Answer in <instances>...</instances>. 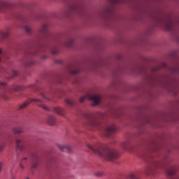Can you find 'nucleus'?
<instances>
[{"instance_id":"nucleus-1","label":"nucleus","mask_w":179,"mask_h":179,"mask_svg":"<svg viewBox=\"0 0 179 179\" xmlns=\"http://www.w3.org/2000/svg\"><path fill=\"white\" fill-rule=\"evenodd\" d=\"M87 148H88L90 150H92L93 153L103 157V159L108 160V162H113L120 157V154H118L117 150L110 149L101 143L94 144L93 145L87 144Z\"/></svg>"},{"instance_id":"nucleus-2","label":"nucleus","mask_w":179,"mask_h":179,"mask_svg":"<svg viewBox=\"0 0 179 179\" xmlns=\"http://www.w3.org/2000/svg\"><path fill=\"white\" fill-rule=\"evenodd\" d=\"M85 100H92L94 102V106H97L100 103V100H101V96L95 94L83 96L80 97V103H83Z\"/></svg>"},{"instance_id":"nucleus-3","label":"nucleus","mask_w":179,"mask_h":179,"mask_svg":"<svg viewBox=\"0 0 179 179\" xmlns=\"http://www.w3.org/2000/svg\"><path fill=\"white\" fill-rule=\"evenodd\" d=\"M85 118L87 120L86 124L88 127H93L94 128H96L100 125V122L96 120L95 117H94L93 115L87 114L85 115Z\"/></svg>"},{"instance_id":"nucleus-4","label":"nucleus","mask_w":179,"mask_h":179,"mask_svg":"<svg viewBox=\"0 0 179 179\" xmlns=\"http://www.w3.org/2000/svg\"><path fill=\"white\" fill-rule=\"evenodd\" d=\"M162 23L164 29L168 31H171L174 29V22H173V18L170 15H168L167 18L162 21Z\"/></svg>"},{"instance_id":"nucleus-5","label":"nucleus","mask_w":179,"mask_h":179,"mask_svg":"<svg viewBox=\"0 0 179 179\" xmlns=\"http://www.w3.org/2000/svg\"><path fill=\"white\" fill-rule=\"evenodd\" d=\"M0 86H3V87H4L5 92H9L10 93H12V92H19L20 90H22V87L20 86H8L5 82H0Z\"/></svg>"},{"instance_id":"nucleus-6","label":"nucleus","mask_w":179,"mask_h":179,"mask_svg":"<svg viewBox=\"0 0 179 179\" xmlns=\"http://www.w3.org/2000/svg\"><path fill=\"white\" fill-rule=\"evenodd\" d=\"M31 103H43V99L40 98L29 99L20 105L19 110H22V108H26L27 106H29V104Z\"/></svg>"},{"instance_id":"nucleus-7","label":"nucleus","mask_w":179,"mask_h":179,"mask_svg":"<svg viewBox=\"0 0 179 179\" xmlns=\"http://www.w3.org/2000/svg\"><path fill=\"white\" fill-rule=\"evenodd\" d=\"M38 164H40V158L38 157V155L34 154L32 157L31 171L34 172V170H37L38 169Z\"/></svg>"},{"instance_id":"nucleus-8","label":"nucleus","mask_w":179,"mask_h":179,"mask_svg":"<svg viewBox=\"0 0 179 179\" xmlns=\"http://www.w3.org/2000/svg\"><path fill=\"white\" fill-rule=\"evenodd\" d=\"M115 131H117V127H115V124H110L105 128V135L108 136V138H110V134H114Z\"/></svg>"},{"instance_id":"nucleus-9","label":"nucleus","mask_w":179,"mask_h":179,"mask_svg":"<svg viewBox=\"0 0 179 179\" xmlns=\"http://www.w3.org/2000/svg\"><path fill=\"white\" fill-rule=\"evenodd\" d=\"M16 145L17 148L16 150H20V152L23 151L24 150L25 145H24V141L20 138H17L16 140Z\"/></svg>"},{"instance_id":"nucleus-10","label":"nucleus","mask_w":179,"mask_h":179,"mask_svg":"<svg viewBox=\"0 0 179 179\" xmlns=\"http://www.w3.org/2000/svg\"><path fill=\"white\" fill-rule=\"evenodd\" d=\"M167 176H171L176 173V168L173 166H169L166 169Z\"/></svg>"},{"instance_id":"nucleus-11","label":"nucleus","mask_w":179,"mask_h":179,"mask_svg":"<svg viewBox=\"0 0 179 179\" xmlns=\"http://www.w3.org/2000/svg\"><path fill=\"white\" fill-rule=\"evenodd\" d=\"M8 58V53L2 52V50L0 49V62H5Z\"/></svg>"},{"instance_id":"nucleus-12","label":"nucleus","mask_w":179,"mask_h":179,"mask_svg":"<svg viewBox=\"0 0 179 179\" xmlns=\"http://www.w3.org/2000/svg\"><path fill=\"white\" fill-rule=\"evenodd\" d=\"M10 6V3L8 1H0V10L8 9Z\"/></svg>"},{"instance_id":"nucleus-13","label":"nucleus","mask_w":179,"mask_h":179,"mask_svg":"<svg viewBox=\"0 0 179 179\" xmlns=\"http://www.w3.org/2000/svg\"><path fill=\"white\" fill-rule=\"evenodd\" d=\"M57 146L62 152H67V153H71V152H72V150L70 147L61 145H58Z\"/></svg>"},{"instance_id":"nucleus-14","label":"nucleus","mask_w":179,"mask_h":179,"mask_svg":"<svg viewBox=\"0 0 179 179\" xmlns=\"http://www.w3.org/2000/svg\"><path fill=\"white\" fill-rule=\"evenodd\" d=\"M41 33L43 36H47V34H49V32H48V27L47 26V24H43L41 27Z\"/></svg>"},{"instance_id":"nucleus-15","label":"nucleus","mask_w":179,"mask_h":179,"mask_svg":"<svg viewBox=\"0 0 179 179\" xmlns=\"http://www.w3.org/2000/svg\"><path fill=\"white\" fill-rule=\"evenodd\" d=\"M55 117L52 115H50L48 118V125H55Z\"/></svg>"},{"instance_id":"nucleus-16","label":"nucleus","mask_w":179,"mask_h":179,"mask_svg":"<svg viewBox=\"0 0 179 179\" xmlns=\"http://www.w3.org/2000/svg\"><path fill=\"white\" fill-rule=\"evenodd\" d=\"M54 112L56 113V114H59V115H65V111L64 110V109H62L61 108H55Z\"/></svg>"},{"instance_id":"nucleus-17","label":"nucleus","mask_w":179,"mask_h":179,"mask_svg":"<svg viewBox=\"0 0 179 179\" xmlns=\"http://www.w3.org/2000/svg\"><path fill=\"white\" fill-rule=\"evenodd\" d=\"M27 162V157H24L20 162V166L23 170L24 169V164H26Z\"/></svg>"},{"instance_id":"nucleus-18","label":"nucleus","mask_w":179,"mask_h":179,"mask_svg":"<svg viewBox=\"0 0 179 179\" xmlns=\"http://www.w3.org/2000/svg\"><path fill=\"white\" fill-rule=\"evenodd\" d=\"M13 131L14 134H22V132H23V129L22 127L14 128Z\"/></svg>"},{"instance_id":"nucleus-19","label":"nucleus","mask_w":179,"mask_h":179,"mask_svg":"<svg viewBox=\"0 0 179 179\" xmlns=\"http://www.w3.org/2000/svg\"><path fill=\"white\" fill-rule=\"evenodd\" d=\"M73 44V39H69L66 43V47H69V48H71L72 47V45Z\"/></svg>"},{"instance_id":"nucleus-20","label":"nucleus","mask_w":179,"mask_h":179,"mask_svg":"<svg viewBox=\"0 0 179 179\" xmlns=\"http://www.w3.org/2000/svg\"><path fill=\"white\" fill-rule=\"evenodd\" d=\"M41 96L43 100H46V101H50V100H51V99L47 96V95H45L44 93H41Z\"/></svg>"},{"instance_id":"nucleus-21","label":"nucleus","mask_w":179,"mask_h":179,"mask_svg":"<svg viewBox=\"0 0 179 179\" xmlns=\"http://www.w3.org/2000/svg\"><path fill=\"white\" fill-rule=\"evenodd\" d=\"M66 103L69 104V106H73V104H75V102L69 99H66Z\"/></svg>"},{"instance_id":"nucleus-22","label":"nucleus","mask_w":179,"mask_h":179,"mask_svg":"<svg viewBox=\"0 0 179 179\" xmlns=\"http://www.w3.org/2000/svg\"><path fill=\"white\" fill-rule=\"evenodd\" d=\"M24 29L25 31H27V33H31V28H30V27L29 25H25L24 27Z\"/></svg>"},{"instance_id":"nucleus-23","label":"nucleus","mask_w":179,"mask_h":179,"mask_svg":"<svg viewBox=\"0 0 179 179\" xmlns=\"http://www.w3.org/2000/svg\"><path fill=\"white\" fill-rule=\"evenodd\" d=\"M127 178L129 179H139V177L131 173L127 176Z\"/></svg>"},{"instance_id":"nucleus-24","label":"nucleus","mask_w":179,"mask_h":179,"mask_svg":"<svg viewBox=\"0 0 179 179\" xmlns=\"http://www.w3.org/2000/svg\"><path fill=\"white\" fill-rule=\"evenodd\" d=\"M69 72L71 75H78V73H79V70L78 69L70 70Z\"/></svg>"},{"instance_id":"nucleus-25","label":"nucleus","mask_w":179,"mask_h":179,"mask_svg":"<svg viewBox=\"0 0 179 179\" xmlns=\"http://www.w3.org/2000/svg\"><path fill=\"white\" fill-rule=\"evenodd\" d=\"M33 64H34V61L30 60L25 63V66H27V67L31 66V65H33Z\"/></svg>"},{"instance_id":"nucleus-26","label":"nucleus","mask_w":179,"mask_h":179,"mask_svg":"<svg viewBox=\"0 0 179 179\" xmlns=\"http://www.w3.org/2000/svg\"><path fill=\"white\" fill-rule=\"evenodd\" d=\"M59 51V50L57 48H54L51 49V52L53 55L58 54Z\"/></svg>"},{"instance_id":"nucleus-27","label":"nucleus","mask_w":179,"mask_h":179,"mask_svg":"<svg viewBox=\"0 0 179 179\" xmlns=\"http://www.w3.org/2000/svg\"><path fill=\"white\" fill-rule=\"evenodd\" d=\"M9 34H10L9 30H7L2 34V36L3 37V38H6V37H8Z\"/></svg>"},{"instance_id":"nucleus-28","label":"nucleus","mask_w":179,"mask_h":179,"mask_svg":"<svg viewBox=\"0 0 179 179\" xmlns=\"http://www.w3.org/2000/svg\"><path fill=\"white\" fill-rule=\"evenodd\" d=\"M17 74H18L17 71L13 70V71H12V76H11V77L10 78V79H12L13 78H15V76H17Z\"/></svg>"},{"instance_id":"nucleus-29","label":"nucleus","mask_w":179,"mask_h":179,"mask_svg":"<svg viewBox=\"0 0 179 179\" xmlns=\"http://www.w3.org/2000/svg\"><path fill=\"white\" fill-rule=\"evenodd\" d=\"M39 107H41V108H43V110H45V111H49L50 110V108H48L47 106L45 105H38Z\"/></svg>"},{"instance_id":"nucleus-30","label":"nucleus","mask_w":179,"mask_h":179,"mask_svg":"<svg viewBox=\"0 0 179 179\" xmlns=\"http://www.w3.org/2000/svg\"><path fill=\"white\" fill-rule=\"evenodd\" d=\"M146 174H148V176H150V174H152V168H148L146 171H145Z\"/></svg>"},{"instance_id":"nucleus-31","label":"nucleus","mask_w":179,"mask_h":179,"mask_svg":"<svg viewBox=\"0 0 179 179\" xmlns=\"http://www.w3.org/2000/svg\"><path fill=\"white\" fill-rule=\"evenodd\" d=\"M122 148L124 149H125L126 150H128V143H124L123 145H122Z\"/></svg>"},{"instance_id":"nucleus-32","label":"nucleus","mask_w":179,"mask_h":179,"mask_svg":"<svg viewBox=\"0 0 179 179\" xmlns=\"http://www.w3.org/2000/svg\"><path fill=\"white\" fill-rule=\"evenodd\" d=\"M96 176L97 177H101V176H103V173H101V172L97 173L96 174Z\"/></svg>"},{"instance_id":"nucleus-33","label":"nucleus","mask_w":179,"mask_h":179,"mask_svg":"<svg viewBox=\"0 0 179 179\" xmlns=\"http://www.w3.org/2000/svg\"><path fill=\"white\" fill-rule=\"evenodd\" d=\"M113 3H120V0H113Z\"/></svg>"},{"instance_id":"nucleus-34","label":"nucleus","mask_w":179,"mask_h":179,"mask_svg":"<svg viewBox=\"0 0 179 179\" xmlns=\"http://www.w3.org/2000/svg\"><path fill=\"white\" fill-rule=\"evenodd\" d=\"M1 97H3V99H4L5 100H8V96H6L5 94H1Z\"/></svg>"},{"instance_id":"nucleus-35","label":"nucleus","mask_w":179,"mask_h":179,"mask_svg":"<svg viewBox=\"0 0 179 179\" xmlns=\"http://www.w3.org/2000/svg\"><path fill=\"white\" fill-rule=\"evenodd\" d=\"M3 148H4L3 145H0V152L2 151V150L3 149Z\"/></svg>"},{"instance_id":"nucleus-36","label":"nucleus","mask_w":179,"mask_h":179,"mask_svg":"<svg viewBox=\"0 0 179 179\" xmlns=\"http://www.w3.org/2000/svg\"><path fill=\"white\" fill-rule=\"evenodd\" d=\"M154 166H155V167H159V164L158 163H155Z\"/></svg>"},{"instance_id":"nucleus-37","label":"nucleus","mask_w":179,"mask_h":179,"mask_svg":"<svg viewBox=\"0 0 179 179\" xmlns=\"http://www.w3.org/2000/svg\"><path fill=\"white\" fill-rule=\"evenodd\" d=\"M33 55H36V52L31 53Z\"/></svg>"},{"instance_id":"nucleus-38","label":"nucleus","mask_w":179,"mask_h":179,"mask_svg":"<svg viewBox=\"0 0 179 179\" xmlns=\"http://www.w3.org/2000/svg\"><path fill=\"white\" fill-rule=\"evenodd\" d=\"M157 69H159V68L155 69L154 71H157Z\"/></svg>"},{"instance_id":"nucleus-39","label":"nucleus","mask_w":179,"mask_h":179,"mask_svg":"<svg viewBox=\"0 0 179 179\" xmlns=\"http://www.w3.org/2000/svg\"><path fill=\"white\" fill-rule=\"evenodd\" d=\"M172 179H179V178H172Z\"/></svg>"},{"instance_id":"nucleus-40","label":"nucleus","mask_w":179,"mask_h":179,"mask_svg":"<svg viewBox=\"0 0 179 179\" xmlns=\"http://www.w3.org/2000/svg\"><path fill=\"white\" fill-rule=\"evenodd\" d=\"M164 66H166V64H164Z\"/></svg>"},{"instance_id":"nucleus-41","label":"nucleus","mask_w":179,"mask_h":179,"mask_svg":"<svg viewBox=\"0 0 179 179\" xmlns=\"http://www.w3.org/2000/svg\"><path fill=\"white\" fill-rule=\"evenodd\" d=\"M26 179H29V178H27Z\"/></svg>"},{"instance_id":"nucleus-42","label":"nucleus","mask_w":179,"mask_h":179,"mask_svg":"<svg viewBox=\"0 0 179 179\" xmlns=\"http://www.w3.org/2000/svg\"><path fill=\"white\" fill-rule=\"evenodd\" d=\"M0 171H1V168H0Z\"/></svg>"}]
</instances>
